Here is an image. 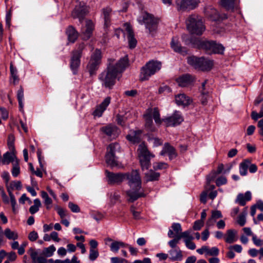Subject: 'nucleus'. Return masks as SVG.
Wrapping results in <instances>:
<instances>
[{
    "label": "nucleus",
    "instance_id": "f257e3e1",
    "mask_svg": "<svg viewBox=\"0 0 263 263\" xmlns=\"http://www.w3.org/2000/svg\"><path fill=\"white\" fill-rule=\"evenodd\" d=\"M109 63L105 70L99 74L98 79L103 87L111 89L116 84V78L119 73H122L128 66L127 55L121 58L114 63V59H109Z\"/></svg>",
    "mask_w": 263,
    "mask_h": 263
},
{
    "label": "nucleus",
    "instance_id": "f03ea898",
    "mask_svg": "<svg viewBox=\"0 0 263 263\" xmlns=\"http://www.w3.org/2000/svg\"><path fill=\"white\" fill-rule=\"evenodd\" d=\"M182 38L186 45L203 50L208 54H223L225 48L215 41L202 40L196 37H189L187 35H182Z\"/></svg>",
    "mask_w": 263,
    "mask_h": 263
},
{
    "label": "nucleus",
    "instance_id": "7ed1b4c3",
    "mask_svg": "<svg viewBox=\"0 0 263 263\" xmlns=\"http://www.w3.org/2000/svg\"><path fill=\"white\" fill-rule=\"evenodd\" d=\"M86 47L84 43L77 44L76 47L71 52L69 66L73 74L76 75L81 65V58Z\"/></svg>",
    "mask_w": 263,
    "mask_h": 263
},
{
    "label": "nucleus",
    "instance_id": "20e7f679",
    "mask_svg": "<svg viewBox=\"0 0 263 263\" xmlns=\"http://www.w3.org/2000/svg\"><path fill=\"white\" fill-rule=\"evenodd\" d=\"M186 24L188 30L191 34L200 35L205 30L201 17L196 14L190 15L186 21Z\"/></svg>",
    "mask_w": 263,
    "mask_h": 263
},
{
    "label": "nucleus",
    "instance_id": "39448f33",
    "mask_svg": "<svg viewBox=\"0 0 263 263\" xmlns=\"http://www.w3.org/2000/svg\"><path fill=\"white\" fill-rule=\"evenodd\" d=\"M162 64L160 62L151 60L146 63L141 69L140 80L141 81L148 80L149 78L161 68Z\"/></svg>",
    "mask_w": 263,
    "mask_h": 263
},
{
    "label": "nucleus",
    "instance_id": "423d86ee",
    "mask_svg": "<svg viewBox=\"0 0 263 263\" xmlns=\"http://www.w3.org/2000/svg\"><path fill=\"white\" fill-rule=\"evenodd\" d=\"M137 153L142 170H148L151 166V159L154 158L155 155L148 151L144 142L139 144Z\"/></svg>",
    "mask_w": 263,
    "mask_h": 263
},
{
    "label": "nucleus",
    "instance_id": "0eeeda50",
    "mask_svg": "<svg viewBox=\"0 0 263 263\" xmlns=\"http://www.w3.org/2000/svg\"><path fill=\"white\" fill-rule=\"evenodd\" d=\"M187 63L196 69L209 71L213 66V61L204 57L191 56L187 58Z\"/></svg>",
    "mask_w": 263,
    "mask_h": 263
},
{
    "label": "nucleus",
    "instance_id": "6e6552de",
    "mask_svg": "<svg viewBox=\"0 0 263 263\" xmlns=\"http://www.w3.org/2000/svg\"><path fill=\"white\" fill-rule=\"evenodd\" d=\"M101 51L100 49H96L91 55L90 60L87 65V69L90 76L96 75L101 63Z\"/></svg>",
    "mask_w": 263,
    "mask_h": 263
},
{
    "label": "nucleus",
    "instance_id": "1a4fd4ad",
    "mask_svg": "<svg viewBox=\"0 0 263 263\" xmlns=\"http://www.w3.org/2000/svg\"><path fill=\"white\" fill-rule=\"evenodd\" d=\"M118 148H119V144L118 143H112L107 148L105 161L111 167L118 165V157L115 155L116 152Z\"/></svg>",
    "mask_w": 263,
    "mask_h": 263
},
{
    "label": "nucleus",
    "instance_id": "9d476101",
    "mask_svg": "<svg viewBox=\"0 0 263 263\" xmlns=\"http://www.w3.org/2000/svg\"><path fill=\"white\" fill-rule=\"evenodd\" d=\"M142 20L149 33L154 35L157 30L159 19L151 14L145 13L143 16Z\"/></svg>",
    "mask_w": 263,
    "mask_h": 263
},
{
    "label": "nucleus",
    "instance_id": "9b49d317",
    "mask_svg": "<svg viewBox=\"0 0 263 263\" xmlns=\"http://www.w3.org/2000/svg\"><path fill=\"white\" fill-rule=\"evenodd\" d=\"M88 12L89 7L84 3L80 2L72 10L71 16L73 18H78L82 23Z\"/></svg>",
    "mask_w": 263,
    "mask_h": 263
},
{
    "label": "nucleus",
    "instance_id": "f8f14e48",
    "mask_svg": "<svg viewBox=\"0 0 263 263\" xmlns=\"http://www.w3.org/2000/svg\"><path fill=\"white\" fill-rule=\"evenodd\" d=\"M128 181L127 184L130 187L137 186L141 188V179L137 170H132L130 172L124 173V180Z\"/></svg>",
    "mask_w": 263,
    "mask_h": 263
},
{
    "label": "nucleus",
    "instance_id": "ddd939ff",
    "mask_svg": "<svg viewBox=\"0 0 263 263\" xmlns=\"http://www.w3.org/2000/svg\"><path fill=\"white\" fill-rule=\"evenodd\" d=\"M105 173L107 178V182L109 184L119 185L124 180V173H113L108 170H105Z\"/></svg>",
    "mask_w": 263,
    "mask_h": 263
},
{
    "label": "nucleus",
    "instance_id": "4468645a",
    "mask_svg": "<svg viewBox=\"0 0 263 263\" xmlns=\"http://www.w3.org/2000/svg\"><path fill=\"white\" fill-rule=\"evenodd\" d=\"M162 121L167 126H175L180 124L183 121V118L180 111L176 110L170 117L163 118Z\"/></svg>",
    "mask_w": 263,
    "mask_h": 263
},
{
    "label": "nucleus",
    "instance_id": "2eb2a0df",
    "mask_svg": "<svg viewBox=\"0 0 263 263\" xmlns=\"http://www.w3.org/2000/svg\"><path fill=\"white\" fill-rule=\"evenodd\" d=\"M176 4L178 10L185 11L194 9L198 3L196 0H177Z\"/></svg>",
    "mask_w": 263,
    "mask_h": 263
},
{
    "label": "nucleus",
    "instance_id": "dca6fc26",
    "mask_svg": "<svg viewBox=\"0 0 263 263\" xmlns=\"http://www.w3.org/2000/svg\"><path fill=\"white\" fill-rule=\"evenodd\" d=\"M141 188L137 186L130 187V189L126 192L127 196L129 197L128 201L129 202H134L140 197H144L145 194L143 191L140 192Z\"/></svg>",
    "mask_w": 263,
    "mask_h": 263
},
{
    "label": "nucleus",
    "instance_id": "f3484780",
    "mask_svg": "<svg viewBox=\"0 0 263 263\" xmlns=\"http://www.w3.org/2000/svg\"><path fill=\"white\" fill-rule=\"evenodd\" d=\"M102 16L104 20V28L107 30L111 25V16L112 9L109 7H106L102 9Z\"/></svg>",
    "mask_w": 263,
    "mask_h": 263
},
{
    "label": "nucleus",
    "instance_id": "a211bd4d",
    "mask_svg": "<svg viewBox=\"0 0 263 263\" xmlns=\"http://www.w3.org/2000/svg\"><path fill=\"white\" fill-rule=\"evenodd\" d=\"M166 154L168 155L169 159L171 160L177 156L175 148L171 145L169 143H164L162 149L160 153V155L161 156H164Z\"/></svg>",
    "mask_w": 263,
    "mask_h": 263
},
{
    "label": "nucleus",
    "instance_id": "6ab92c4d",
    "mask_svg": "<svg viewBox=\"0 0 263 263\" xmlns=\"http://www.w3.org/2000/svg\"><path fill=\"white\" fill-rule=\"evenodd\" d=\"M93 29L94 24L92 21L90 20H86L85 27L82 30L83 39L84 40H88L91 37Z\"/></svg>",
    "mask_w": 263,
    "mask_h": 263
},
{
    "label": "nucleus",
    "instance_id": "aec40b11",
    "mask_svg": "<svg viewBox=\"0 0 263 263\" xmlns=\"http://www.w3.org/2000/svg\"><path fill=\"white\" fill-rule=\"evenodd\" d=\"M111 98L110 97H106L103 101L98 106L93 112L94 116L100 117L102 116L103 112L106 110L107 107L110 103Z\"/></svg>",
    "mask_w": 263,
    "mask_h": 263
},
{
    "label": "nucleus",
    "instance_id": "412c9836",
    "mask_svg": "<svg viewBox=\"0 0 263 263\" xmlns=\"http://www.w3.org/2000/svg\"><path fill=\"white\" fill-rule=\"evenodd\" d=\"M125 26L126 27L125 31L127 33L129 47L130 49H134L137 45V41L134 37V33L130 25L128 23H125Z\"/></svg>",
    "mask_w": 263,
    "mask_h": 263
},
{
    "label": "nucleus",
    "instance_id": "4be33fe9",
    "mask_svg": "<svg viewBox=\"0 0 263 263\" xmlns=\"http://www.w3.org/2000/svg\"><path fill=\"white\" fill-rule=\"evenodd\" d=\"M175 101L178 105L183 106V107L188 106L193 102L192 99L184 93L176 96Z\"/></svg>",
    "mask_w": 263,
    "mask_h": 263
},
{
    "label": "nucleus",
    "instance_id": "5701e85b",
    "mask_svg": "<svg viewBox=\"0 0 263 263\" xmlns=\"http://www.w3.org/2000/svg\"><path fill=\"white\" fill-rule=\"evenodd\" d=\"M171 47L176 52H178L183 55L187 54V51L186 48L182 47L179 42L175 38H173L172 40Z\"/></svg>",
    "mask_w": 263,
    "mask_h": 263
},
{
    "label": "nucleus",
    "instance_id": "b1692460",
    "mask_svg": "<svg viewBox=\"0 0 263 263\" xmlns=\"http://www.w3.org/2000/svg\"><path fill=\"white\" fill-rule=\"evenodd\" d=\"M204 13L206 17L213 21H216L219 18V14L217 11L211 6L205 7Z\"/></svg>",
    "mask_w": 263,
    "mask_h": 263
},
{
    "label": "nucleus",
    "instance_id": "393cba45",
    "mask_svg": "<svg viewBox=\"0 0 263 263\" xmlns=\"http://www.w3.org/2000/svg\"><path fill=\"white\" fill-rule=\"evenodd\" d=\"M66 34L67 36L68 40L71 43H74L78 39L79 33L76 28L71 26H69L66 29Z\"/></svg>",
    "mask_w": 263,
    "mask_h": 263
},
{
    "label": "nucleus",
    "instance_id": "a878e982",
    "mask_svg": "<svg viewBox=\"0 0 263 263\" xmlns=\"http://www.w3.org/2000/svg\"><path fill=\"white\" fill-rule=\"evenodd\" d=\"M252 199L251 193L250 191H247L245 194L239 193L235 199V203H238L241 206H245L247 201H250Z\"/></svg>",
    "mask_w": 263,
    "mask_h": 263
},
{
    "label": "nucleus",
    "instance_id": "bb28decb",
    "mask_svg": "<svg viewBox=\"0 0 263 263\" xmlns=\"http://www.w3.org/2000/svg\"><path fill=\"white\" fill-rule=\"evenodd\" d=\"M176 81L180 86L186 87L193 82V79L191 75L190 74H185L177 78Z\"/></svg>",
    "mask_w": 263,
    "mask_h": 263
},
{
    "label": "nucleus",
    "instance_id": "cd10ccee",
    "mask_svg": "<svg viewBox=\"0 0 263 263\" xmlns=\"http://www.w3.org/2000/svg\"><path fill=\"white\" fill-rule=\"evenodd\" d=\"M171 255L170 259L173 261H181L182 259L183 255L181 250L179 248L177 249H172L168 251Z\"/></svg>",
    "mask_w": 263,
    "mask_h": 263
},
{
    "label": "nucleus",
    "instance_id": "c85d7f7f",
    "mask_svg": "<svg viewBox=\"0 0 263 263\" xmlns=\"http://www.w3.org/2000/svg\"><path fill=\"white\" fill-rule=\"evenodd\" d=\"M117 129L118 128L116 126L109 124L101 127L100 130L107 136L110 137L116 133Z\"/></svg>",
    "mask_w": 263,
    "mask_h": 263
},
{
    "label": "nucleus",
    "instance_id": "c756f323",
    "mask_svg": "<svg viewBox=\"0 0 263 263\" xmlns=\"http://www.w3.org/2000/svg\"><path fill=\"white\" fill-rule=\"evenodd\" d=\"M237 232L234 229L228 230L224 236V240L227 243H232L236 241V238Z\"/></svg>",
    "mask_w": 263,
    "mask_h": 263
},
{
    "label": "nucleus",
    "instance_id": "7c9ffc66",
    "mask_svg": "<svg viewBox=\"0 0 263 263\" xmlns=\"http://www.w3.org/2000/svg\"><path fill=\"white\" fill-rule=\"evenodd\" d=\"M145 120V127L147 130L154 132L156 130V127L153 124L152 116L150 114L144 115Z\"/></svg>",
    "mask_w": 263,
    "mask_h": 263
},
{
    "label": "nucleus",
    "instance_id": "2f4dec72",
    "mask_svg": "<svg viewBox=\"0 0 263 263\" xmlns=\"http://www.w3.org/2000/svg\"><path fill=\"white\" fill-rule=\"evenodd\" d=\"M221 5L227 10L233 11L237 5V0H221Z\"/></svg>",
    "mask_w": 263,
    "mask_h": 263
},
{
    "label": "nucleus",
    "instance_id": "473e14b6",
    "mask_svg": "<svg viewBox=\"0 0 263 263\" xmlns=\"http://www.w3.org/2000/svg\"><path fill=\"white\" fill-rule=\"evenodd\" d=\"M160 174L159 173L156 172L151 170L148 172L145 173V178L146 182L150 181H155L159 180Z\"/></svg>",
    "mask_w": 263,
    "mask_h": 263
},
{
    "label": "nucleus",
    "instance_id": "72a5a7b5",
    "mask_svg": "<svg viewBox=\"0 0 263 263\" xmlns=\"http://www.w3.org/2000/svg\"><path fill=\"white\" fill-rule=\"evenodd\" d=\"M251 163V160L246 159L243 160L239 164V173L241 176H246L248 173V169Z\"/></svg>",
    "mask_w": 263,
    "mask_h": 263
},
{
    "label": "nucleus",
    "instance_id": "f704fd0d",
    "mask_svg": "<svg viewBox=\"0 0 263 263\" xmlns=\"http://www.w3.org/2000/svg\"><path fill=\"white\" fill-rule=\"evenodd\" d=\"M171 228L172 230L170 229L167 233L169 238H173L174 237V232H175L176 234H178L182 231L181 224L179 223H173Z\"/></svg>",
    "mask_w": 263,
    "mask_h": 263
},
{
    "label": "nucleus",
    "instance_id": "c9c22d12",
    "mask_svg": "<svg viewBox=\"0 0 263 263\" xmlns=\"http://www.w3.org/2000/svg\"><path fill=\"white\" fill-rule=\"evenodd\" d=\"M128 246L127 244L122 241H115L110 245V250L112 252H117L120 248H124Z\"/></svg>",
    "mask_w": 263,
    "mask_h": 263
},
{
    "label": "nucleus",
    "instance_id": "e433bc0d",
    "mask_svg": "<svg viewBox=\"0 0 263 263\" xmlns=\"http://www.w3.org/2000/svg\"><path fill=\"white\" fill-rule=\"evenodd\" d=\"M10 70L11 77L13 79V83L14 85L18 83L19 82V78L17 76V69L14 67L12 64H10Z\"/></svg>",
    "mask_w": 263,
    "mask_h": 263
},
{
    "label": "nucleus",
    "instance_id": "4c0bfd02",
    "mask_svg": "<svg viewBox=\"0 0 263 263\" xmlns=\"http://www.w3.org/2000/svg\"><path fill=\"white\" fill-rule=\"evenodd\" d=\"M41 196L44 200V204L47 209L49 210L51 208L50 205L52 203V199L49 197L48 194L45 191L41 192Z\"/></svg>",
    "mask_w": 263,
    "mask_h": 263
},
{
    "label": "nucleus",
    "instance_id": "58836bf2",
    "mask_svg": "<svg viewBox=\"0 0 263 263\" xmlns=\"http://www.w3.org/2000/svg\"><path fill=\"white\" fill-rule=\"evenodd\" d=\"M14 155L7 152L3 155V158L2 162L3 164H8L10 162H12L14 159Z\"/></svg>",
    "mask_w": 263,
    "mask_h": 263
},
{
    "label": "nucleus",
    "instance_id": "ea45409f",
    "mask_svg": "<svg viewBox=\"0 0 263 263\" xmlns=\"http://www.w3.org/2000/svg\"><path fill=\"white\" fill-rule=\"evenodd\" d=\"M41 206V203L39 199L36 198L34 200V205H31L29 208V212L31 214H34L36 213L39 208Z\"/></svg>",
    "mask_w": 263,
    "mask_h": 263
},
{
    "label": "nucleus",
    "instance_id": "a19ab883",
    "mask_svg": "<svg viewBox=\"0 0 263 263\" xmlns=\"http://www.w3.org/2000/svg\"><path fill=\"white\" fill-rule=\"evenodd\" d=\"M5 236L9 239L15 240L18 238L17 233L12 231L10 229L7 228L4 231Z\"/></svg>",
    "mask_w": 263,
    "mask_h": 263
},
{
    "label": "nucleus",
    "instance_id": "79ce46f5",
    "mask_svg": "<svg viewBox=\"0 0 263 263\" xmlns=\"http://www.w3.org/2000/svg\"><path fill=\"white\" fill-rule=\"evenodd\" d=\"M223 169H224L223 164L222 163L219 164L218 166L217 171H214L212 172L211 176V179L209 180H208V183H209L211 181L213 180L217 175L221 174L223 171Z\"/></svg>",
    "mask_w": 263,
    "mask_h": 263
},
{
    "label": "nucleus",
    "instance_id": "37998d69",
    "mask_svg": "<svg viewBox=\"0 0 263 263\" xmlns=\"http://www.w3.org/2000/svg\"><path fill=\"white\" fill-rule=\"evenodd\" d=\"M7 191L8 192L10 198V202L12 206V211L14 214H16L17 213L16 209L15 206L16 205V201L15 200V198L12 191L9 189H7Z\"/></svg>",
    "mask_w": 263,
    "mask_h": 263
},
{
    "label": "nucleus",
    "instance_id": "c03bdc74",
    "mask_svg": "<svg viewBox=\"0 0 263 263\" xmlns=\"http://www.w3.org/2000/svg\"><path fill=\"white\" fill-rule=\"evenodd\" d=\"M148 140L149 141H153L154 147H158L159 146L162 145L163 144V140L161 139L158 137H154L151 135L148 136Z\"/></svg>",
    "mask_w": 263,
    "mask_h": 263
},
{
    "label": "nucleus",
    "instance_id": "a18cd8bd",
    "mask_svg": "<svg viewBox=\"0 0 263 263\" xmlns=\"http://www.w3.org/2000/svg\"><path fill=\"white\" fill-rule=\"evenodd\" d=\"M126 139L133 144L138 143L141 141V137H138L134 134L133 135H127L126 136Z\"/></svg>",
    "mask_w": 263,
    "mask_h": 263
},
{
    "label": "nucleus",
    "instance_id": "49530a36",
    "mask_svg": "<svg viewBox=\"0 0 263 263\" xmlns=\"http://www.w3.org/2000/svg\"><path fill=\"white\" fill-rule=\"evenodd\" d=\"M55 251V247L53 245H51L48 248H45L43 250V253L47 257H50L53 255Z\"/></svg>",
    "mask_w": 263,
    "mask_h": 263
},
{
    "label": "nucleus",
    "instance_id": "de8ad7c7",
    "mask_svg": "<svg viewBox=\"0 0 263 263\" xmlns=\"http://www.w3.org/2000/svg\"><path fill=\"white\" fill-rule=\"evenodd\" d=\"M153 117L157 124H161L160 115L157 107H155L153 109Z\"/></svg>",
    "mask_w": 263,
    "mask_h": 263
},
{
    "label": "nucleus",
    "instance_id": "09e8293b",
    "mask_svg": "<svg viewBox=\"0 0 263 263\" xmlns=\"http://www.w3.org/2000/svg\"><path fill=\"white\" fill-rule=\"evenodd\" d=\"M130 211L132 213L133 218L135 220H139L141 219V212L136 210V207L134 205H132L130 208Z\"/></svg>",
    "mask_w": 263,
    "mask_h": 263
},
{
    "label": "nucleus",
    "instance_id": "8fccbe9b",
    "mask_svg": "<svg viewBox=\"0 0 263 263\" xmlns=\"http://www.w3.org/2000/svg\"><path fill=\"white\" fill-rule=\"evenodd\" d=\"M167 167V164L165 162H155L153 164V168L154 170L165 169Z\"/></svg>",
    "mask_w": 263,
    "mask_h": 263
},
{
    "label": "nucleus",
    "instance_id": "3c124183",
    "mask_svg": "<svg viewBox=\"0 0 263 263\" xmlns=\"http://www.w3.org/2000/svg\"><path fill=\"white\" fill-rule=\"evenodd\" d=\"M14 137L12 134H10L8 137L7 144L9 148L12 150L14 149Z\"/></svg>",
    "mask_w": 263,
    "mask_h": 263
},
{
    "label": "nucleus",
    "instance_id": "603ef678",
    "mask_svg": "<svg viewBox=\"0 0 263 263\" xmlns=\"http://www.w3.org/2000/svg\"><path fill=\"white\" fill-rule=\"evenodd\" d=\"M12 175L13 177H17L20 173V167L17 162L13 164V168L12 169Z\"/></svg>",
    "mask_w": 263,
    "mask_h": 263
},
{
    "label": "nucleus",
    "instance_id": "864d4df0",
    "mask_svg": "<svg viewBox=\"0 0 263 263\" xmlns=\"http://www.w3.org/2000/svg\"><path fill=\"white\" fill-rule=\"evenodd\" d=\"M204 225V221L201 220H196L194 223L193 227V229L195 231H198L200 230L201 228Z\"/></svg>",
    "mask_w": 263,
    "mask_h": 263
},
{
    "label": "nucleus",
    "instance_id": "5fc2aeb1",
    "mask_svg": "<svg viewBox=\"0 0 263 263\" xmlns=\"http://www.w3.org/2000/svg\"><path fill=\"white\" fill-rule=\"evenodd\" d=\"M55 210L57 211L58 214L60 216V218L62 219L66 216V210L61 208L60 206H57L55 207Z\"/></svg>",
    "mask_w": 263,
    "mask_h": 263
},
{
    "label": "nucleus",
    "instance_id": "6e6d98bb",
    "mask_svg": "<svg viewBox=\"0 0 263 263\" xmlns=\"http://www.w3.org/2000/svg\"><path fill=\"white\" fill-rule=\"evenodd\" d=\"M209 91H206V92H202L200 95V101L202 105H205L207 104L208 102V98H209Z\"/></svg>",
    "mask_w": 263,
    "mask_h": 263
},
{
    "label": "nucleus",
    "instance_id": "4d7b16f0",
    "mask_svg": "<svg viewBox=\"0 0 263 263\" xmlns=\"http://www.w3.org/2000/svg\"><path fill=\"white\" fill-rule=\"evenodd\" d=\"M227 183V178L223 176L218 177L216 180V184L218 186L226 184Z\"/></svg>",
    "mask_w": 263,
    "mask_h": 263
},
{
    "label": "nucleus",
    "instance_id": "13d9d810",
    "mask_svg": "<svg viewBox=\"0 0 263 263\" xmlns=\"http://www.w3.org/2000/svg\"><path fill=\"white\" fill-rule=\"evenodd\" d=\"M172 91L171 88L167 86V85H164L162 86H161L159 87L158 89V93L159 94L161 93H170Z\"/></svg>",
    "mask_w": 263,
    "mask_h": 263
},
{
    "label": "nucleus",
    "instance_id": "bf43d9fd",
    "mask_svg": "<svg viewBox=\"0 0 263 263\" xmlns=\"http://www.w3.org/2000/svg\"><path fill=\"white\" fill-rule=\"evenodd\" d=\"M219 250L218 248L214 247L210 249L208 251L207 254L211 256H217L219 254Z\"/></svg>",
    "mask_w": 263,
    "mask_h": 263
},
{
    "label": "nucleus",
    "instance_id": "052dcab7",
    "mask_svg": "<svg viewBox=\"0 0 263 263\" xmlns=\"http://www.w3.org/2000/svg\"><path fill=\"white\" fill-rule=\"evenodd\" d=\"M68 208L72 212L78 213L80 211V209L79 206L72 202H69L68 203Z\"/></svg>",
    "mask_w": 263,
    "mask_h": 263
},
{
    "label": "nucleus",
    "instance_id": "680f3d73",
    "mask_svg": "<svg viewBox=\"0 0 263 263\" xmlns=\"http://www.w3.org/2000/svg\"><path fill=\"white\" fill-rule=\"evenodd\" d=\"M99 256V252L98 251L93 250V249H90V253H89V258L90 260L93 261L97 259V258Z\"/></svg>",
    "mask_w": 263,
    "mask_h": 263
},
{
    "label": "nucleus",
    "instance_id": "e2e57ef3",
    "mask_svg": "<svg viewBox=\"0 0 263 263\" xmlns=\"http://www.w3.org/2000/svg\"><path fill=\"white\" fill-rule=\"evenodd\" d=\"M30 255L33 263L36 262V260L38 258V253L33 248H30L29 249Z\"/></svg>",
    "mask_w": 263,
    "mask_h": 263
},
{
    "label": "nucleus",
    "instance_id": "0e129e2a",
    "mask_svg": "<svg viewBox=\"0 0 263 263\" xmlns=\"http://www.w3.org/2000/svg\"><path fill=\"white\" fill-rule=\"evenodd\" d=\"M186 247L190 250H194L196 248V245L192 241V240H184Z\"/></svg>",
    "mask_w": 263,
    "mask_h": 263
},
{
    "label": "nucleus",
    "instance_id": "69168bd1",
    "mask_svg": "<svg viewBox=\"0 0 263 263\" xmlns=\"http://www.w3.org/2000/svg\"><path fill=\"white\" fill-rule=\"evenodd\" d=\"M245 214L242 213L238 217L237 223L241 227L243 226L246 222Z\"/></svg>",
    "mask_w": 263,
    "mask_h": 263
},
{
    "label": "nucleus",
    "instance_id": "338daca9",
    "mask_svg": "<svg viewBox=\"0 0 263 263\" xmlns=\"http://www.w3.org/2000/svg\"><path fill=\"white\" fill-rule=\"evenodd\" d=\"M191 231L187 230L183 232H182L183 238H184V240H193L194 239V237L191 235Z\"/></svg>",
    "mask_w": 263,
    "mask_h": 263
},
{
    "label": "nucleus",
    "instance_id": "774afa93",
    "mask_svg": "<svg viewBox=\"0 0 263 263\" xmlns=\"http://www.w3.org/2000/svg\"><path fill=\"white\" fill-rule=\"evenodd\" d=\"M38 238L37 233L34 231L31 232L28 235V239L31 241H34Z\"/></svg>",
    "mask_w": 263,
    "mask_h": 263
}]
</instances>
